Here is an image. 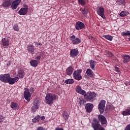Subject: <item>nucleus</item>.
Masks as SVG:
<instances>
[{
	"label": "nucleus",
	"mask_w": 130,
	"mask_h": 130,
	"mask_svg": "<svg viewBox=\"0 0 130 130\" xmlns=\"http://www.w3.org/2000/svg\"><path fill=\"white\" fill-rule=\"evenodd\" d=\"M81 73H82V70L81 69L75 71L73 73V77L75 80H77V81L82 80V75H81Z\"/></svg>",
	"instance_id": "5"
},
{
	"label": "nucleus",
	"mask_w": 130,
	"mask_h": 130,
	"mask_svg": "<svg viewBox=\"0 0 130 130\" xmlns=\"http://www.w3.org/2000/svg\"><path fill=\"white\" fill-rule=\"evenodd\" d=\"M2 43L3 46H9L10 45V40L8 38H4L2 39Z\"/></svg>",
	"instance_id": "21"
},
{
	"label": "nucleus",
	"mask_w": 130,
	"mask_h": 130,
	"mask_svg": "<svg viewBox=\"0 0 130 130\" xmlns=\"http://www.w3.org/2000/svg\"><path fill=\"white\" fill-rule=\"evenodd\" d=\"M41 58V56H37L36 57V59H38V60H40V59Z\"/></svg>",
	"instance_id": "47"
},
{
	"label": "nucleus",
	"mask_w": 130,
	"mask_h": 130,
	"mask_svg": "<svg viewBox=\"0 0 130 130\" xmlns=\"http://www.w3.org/2000/svg\"><path fill=\"white\" fill-rule=\"evenodd\" d=\"M104 38H106V39H107L108 40H109L110 41H112V39H113V37L109 35H105L104 36Z\"/></svg>",
	"instance_id": "33"
},
{
	"label": "nucleus",
	"mask_w": 130,
	"mask_h": 130,
	"mask_svg": "<svg viewBox=\"0 0 130 130\" xmlns=\"http://www.w3.org/2000/svg\"><path fill=\"white\" fill-rule=\"evenodd\" d=\"M20 3H21V0L14 1L11 5V8L12 10H16V9L18 8V6L20 5Z\"/></svg>",
	"instance_id": "14"
},
{
	"label": "nucleus",
	"mask_w": 130,
	"mask_h": 130,
	"mask_svg": "<svg viewBox=\"0 0 130 130\" xmlns=\"http://www.w3.org/2000/svg\"><path fill=\"white\" fill-rule=\"evenodd\" d=\"M17 107H18V104H17V103H13V102L11 103V108H12V109L16 110Z\"/></svg>",
	"instance_id": "31"
},
{
	"label": "nucleus",
	"mask_w": 130,
	"mask_h": 130,
	"mask_svg": "<svg viewBox=\"0 0 130 130\" xmlns=\"http://www.w3.org/2000/svg\"><path fill=\"white\" fill-rule=\"evenodd\" d=\"M88 39H90V40H94V41H96V39H95V38L93 37L92 36H89Z\"/></svg>",
	"instance_id": "41"
},
{
	"label": "nucleus",
	"mask_w": 130,
	"mask_h": 130,
	"mask_svg": "<svg viewBox=\"0 0 130 130\" xmlns=\"http://www.w3.org/2000/svg\"><path fill=\"white\" fill-rule=\"evenodd\" d=\"M122 36H129L128 38L129 41H130V32L129 31H127V32H123L122 33Z\"/></svg>",
	"instance_id": "35"
},
{
	"label": "nucleus",
	"mask_w": 130,
	"mask_h": 130,
	"mask_svg": "<svg viewBox=\"0 0 130 130\" xmlns=\"http://www.w3.org/2000/svg\"><path fill=\"white\" fill-rule=\"evenodd\" d=\"M41 117L39 115H38L36 117L32 119L33 122H37L40 120Z\"/></svg>",
	"instance_id": "34"
},
{
	"label": "nucleus",
	"mask_w": 130,
	"mask_h": 130,
	"mask_svg": "<svg viewBox=\"0 0 130 130\" xmlns=\"http://www.w3.org/2000/svg\"><path fill=\"white\" fill-rule=\"evenodd\" d=\"M98 118L99 121H100L101 124L105 125V126L107 125V120L106 119V117L102 115H99L98 116Z\"/></svg>",
	"instance_id": "7"
},
{
	"label": "nucleus",
	"mask_w": 130,
	"mask_h": 130,
	"mask_svg": "<svg viewBox=\"0 0 130 130\" xmlns=\"http://www.w3.org/2000/svg\"><path fill=\"white\" fill-rule=\"evenodd\" d=\"M24 97L28 102H30V98H31V93L29 92V90H25L24 92Z\"/></svg>",
	"instance_id": "15"
},
{
	"label": "nucleus",
	"mask_w": 130,
	"mask_h": 130,
	"mask_svg": "<svg viewBox=\"0 0 130 130\" xmlns=\"http://www.w3.org/2000/svg\"><path fill=\"white\" fill-rule=\"evenodd\" d=\"M118 2L120 3V4H124V3H125V0H118Z\"/></svg>",
	"instance_id": "44"
},
{
	"label": "nucleus",
	"mask_w": 130,
	"mask_h": 130,
	"mask_svg": "<svg viewBox=\"0 0 130 130\" xmlns=\"http://www.w3.org/2000/svg\"><path fill=\"white\" fill-rule=\"evenodd\" d=\"M76 92L79 94H81V95H85L86 94V91L82 90V88L80 86L76 87Z\"/></svg>",
	"instance_id": "19"
},
{
	"label": "nucleus",
	"mask_w": 130,
	"mask_h": 130,
	"mask_svg": "<svg viewBox=\"0 0 130 130\" xmlns=\"http://www.w3.org/2000/svg\"><path fill=\"white\" fill-rule=\"evenodd\" d=\"M30 64L31 67H33L34 68H36L37 66H38V61L36 60L32 59L30 61Z\"/></svg>",
	"instance_id": "25"
},
{
	"label": "nucleus",
	"mask_w": 130,
	"mask_h": 130,
	"mask_svg": "<svg viewBox=\"0 0 130 130\" xmlns=\"http://www.w3.org/2000/svg\"><path fill=\"white\" fill-rule=\"evenodd\" d=\"M64 83L66 84H68L69 85H71L72 84H73L74 83V79H67Z\"/></svg>",
	"instance_id": "30"
},
{
	"label": "nucleus",
	"mask_w": 130,
	"mask_h": 130,
	"mask_svg": "<svg viewBox=\"0 0 130 130\" xmlns=\"http://www.w3.org/2000/svg\"><path fill=\"white\" fill-rule=\"evenodd\" d=\"M43 53H44V52H42L41 53V54H43ZM40 55H41V54H40Z\"/></svg>",
	"instance_id": "53"
},
{
	"label": "nucleus",
	"mask_w": 130,
	"mask_h": 130,
	"mask_svg": "<svg viewBox=\"0 0 130 130\" xmlns=\"http://www.w3.org/2000/svg\"><path fill=\"white\" fill-rule=\"evenodd\" d=\"M96 64V61L93 60H90L89 61V66L90 68H91V70L95 71V66Z\"/></svg>",
	"instance_id": "23"
},
{
	"label": "nucleus",
	"mask_w": 130,
	"mask_h": 130,
	"mask_svg": "<svg viewBox=\"0 0 130 130\" xmlns=\"http://www.w3.org/2000/svg\"><path fill=\"white\" fill-rule=\"evenodd\" d=\"M33 90H34V88H33L32 87L30 88V91H33Z\"/></svg>",
	"instance_id": "52"
},
{
	"label": "nucleus",
	"mask_w": 130,
	"mask_h": 130,
	"mask_svg": "<svg viewBox=\"0 0 130 130\" xmlns=\"http://www.w3.org/2000/svg\"><path fill=\"white\" fill-rule=\"evenodd\" d=\"M96 94L95 92H88L87 94H84V97L87 101H90V102H93L95 100V98L96 97Z\"/></svg>",
	"instance_id": "2"
},
{
	"label": "nucleus",
	"mask_w": 130,
	"mask_h": 130,
	"mask_svg": "<svg viewBox=\"0 0 130 130\" xmlns=\"http://www.w3.org/2000/svg\"><path fill=\"white\" fill-rule=\"evenodd\" d=\"M86 74H87V76L88 77H90V78H93L94 76V73H93V71L90 69H87L86 71Z\"/></svg>",
	"instance_id": "24"
},
{
	"label": "nucleus",
	"mask_w": 130,
	"mask_h": 130,
	"mask_svg": "<svg viewBox=\"0 0 130 130\" xmlns=\"http://www.w3.org/2000/svg\"><path fill=\"white\" fill-rule=\"evenodd\" d=\"M54 100H56V95L51 93H49L46 94L45 100L46 104L52 105V104H53V101H54Z\"/></svg>",
	"instance_id": "1"
},
{
	"label": "nucleus",
	"mask_w": 130,
	"mask_h": 130,
	"mask_svg": "<svg viewBox=\"0 0 130 130\" xmlns=\"http://www.w3.org/2000/svg\"><path fill=\"white\" fill-rule=\"evenodd\" d=\"M115 71L117 74H120V71H119V69L118 68L115 67Z\"/></svg>",
	"instance_id": "43"
},
{
	"label": "nucleus",
	"mask_w": 130,
	"mask_h": 130,
	"mask_svg": "<svg viewBox=\"0 0 130 130\" xmlns=\"http://www.w3.org/2000/svg\"><path fill=\"white\" fill-rule=\"evenodd\" d=\"M123 62L124 63H126V62H128V61H129L130 60V57L129 55H124L123 56Z\"/></svg>",
	"instance_id": "27"
},
{
	"label": "nucleus",
	"mask_w": 130,
	"mask_h": 130,
	"mask_svg": "<svg viewBox=\"0 0 130 130\" xmlns=\"http://www.w3.org/2000/svg\"><path fill=\"white\" fill-rule=\"evenodd\" d=\"M106 104V101L104 100H102L100 102L98 108L100 111V113L102 114L104 112V109H105V104Z\"/></svg>",
	"instance_id": "4"
},
{
	"label": "nucleus",
	"mask_w": 130,
	"mask_h": 130,
	"mask_svg": "<svg viewBox=\"0 0 130 130\" xmlns=\"http://www.w3.org/2000/svg\"><path fill=\"white\" fill-rule=\"evenodd\" d=\"M98 130H105V128L104 127L101 126L100 128L98 129Z\"/></svg>",
	"instance_id": "49"
},
{
	"label": "nucleus",
	"mask_w": 130,
	"mask_h": 130,
	"mask_svg": "<svg viewBox=\"0 0 130 130\" xmlns=\"http://www.w3.org/2000/svg\"><path fill=\"white\" fill-rule=\"evenodd\" d=\"M24 76H25V73L23 70H19L17 74V76L19 77L20 79H23V78H24Z\"/></svg>",
	"instance_id": "26"
},
{
	"label": "nucleus",
	"mask_w": 130,
	"mask_h": 130,
	"mask_svg": "<svg viewBox=\"0 0 130 130\" xmlns=\"http://www.w3.org/2000/svg\"><path fill=\"white\" fill-rule=\"evenodd\" d=\"M73 72H74V69L71 66L66 69V74L68 76H71L73 74Z\"/></svg>",
	"instance_id": "22"
},
{
	"label": "nucleus",
	"mask_w": 130,
	"mask_h": 130,
	"mask_svg": "<svg viewBox=\"0 0 130 130\" xmlns=\"http://www.w3.org/2000/svg\"><path fill=\"white\" fill-rule=\"evenodd\" d=\"M96 12L98 15L102 17L103 19H105V15H104V9L101 7H98L96 8Z\"/></svg>",
	"instance_id": "8"
},
{
	"label": "nucleus",
	"mask_w": 130,
	"mask_h": 130,
	"mask_svg": "<svg viewBox=\"0 0 130 130\" xmlns=\"http://www.w3.org/2000/svg\"><path fill=\"white\" fill-rule=\"evenodd\" d=\"M39 108V101L38 100L36 99L34 101L33 105L31 107V111L32 112H36V110Z\"/></svg>",
	"instance_id": "9"
},
{
	"label": "nucleus",
	"mask_w": 130,
	"mask_h": 130,
	"mask_svg": "<svg viewBox=\"0 0 130 130\" xmlns=\"http://www.w3.org/2000/svg\"><path fill=\"white\" fill-rule=\"evenodd\" d=\"M62 116L63 117L64 119H66V120L69 119V114L66 111L62 112Z\"/></svg>",
	"instance_id": "29"
},
{
	"label": "nucleus",
	"mask_w": 130,
	"mask_h": 130,
	"mask_svg": "<svg viewBox=\"0 0 130 130\" xmlns=\"http://www.w3.org/2000/svg\"><path fill=\"white\" fill-rule=\"evenodd\" d=\"M119 16L120 17H125L126 16V12L124 11H122L120 14Z\"/></svg>",
	"instance_id": "38"
},
{
	"label": "nucleus",
	"mask_w": 130,
	"mask_h": 130,
	"mask_svg": "<svg viewBox=\"0 0 130 130\" xmlns=\"http://www.w3.org/2000/svg\"><path fill=\"white\" fill-rule=\"evenodd\" d=\"M78 103L80 104V105H84V104L86 103V101H85L84 99L80 98L78 100Z\"/></svg>",
	"instance_id": "28"
},
{
	"label": "nucleus",
	"mask_w": 130,
	"mask_h": 130,
	"mask_svg": "<svg viewBox=\"0 0 130 130\" xmlns=\"http://www.w3.org/2000/svg\"><path fill=\"white\" fill-rule=\"evenodd\" d=\"M10 76V74H5L3 75H0V81L3 83H8Z\"/></svg>",
	"instance_id": "6"
},
{
	"label": "nucleus",
	"mask_w": 130,
	"mask_h": 130,
	"mask_svg": "<svg viewBox=\"0 0 130 130\" xmlns=\"http://www.w3.org/2000/svg\"><path fill=\"white\" fill-rule=\"evenodd\" d=\"M18 81H19L18 77L11 78V76H10V78L8 79V81L7 83H9L10 85H14L15 83H17V82Z\"/></svg>",
	"instance_id": "13"
},
{
	"label": "nucleus",
	"mask_w": 130,
	"mask_h": 130,
	"mask_svg": "<svg viewBox=\"0 0 130 130\" xmlns=\"http://www.w3.org/2000/svg\"><path fill=\"white\" fill-rule=\"evenodd\" d=\"M124 84H125V85L126 86H128L130 85V82L125 81V82H124Z\"/></svg>",
	"instance_id": "45"
},
{
	"label": "nucleus",
	"mask_w": 130,
	"mask_h": 130,
	"mask_svg": "<svg viewBox=\"0 0 130 130\" xmlns=\"http://www.w3.org/2000/svg\"><path fill=\"white\" fill-rule=\"evenodd\" d=\"M91 126L93 127L94 130H98L101 127L100 122L98 121V120L96 118H93L92 122L91 123Z\"/></svg>",
	"instance_id": "3"
},
{
	"label": "nucleus",
	"mask_w": 130,
	"mask_h": 130,
	"mask_svg": "<svg viewBox=\"0 0 130 130\" xmlns=\"http://www.w3.org/2000/svg\"><path fill=\"white\" fill-rule=\"evenodd\" d=\"M107 56H109V57H112V56H113V54H112L111 52L108 51L107 53Z\"/></svg>",
	"instance_id": "40"
},
{
	"label": "nucleus",
	"mask_w": 130,
	"mask_h": 130,
	"mask_svg": "<svg viewBox=\"0 0 130 130\" xmlns=\"http://www.w3.org/2000/svg\"><path fill=\"white\" fill-rule=\"evenodd\" d=\"M78 3H79L81 6H85V5H86L85 0H78Z\"/></svg>",
	"instance_id": "37"
},
{
	"label": "nucleus",
	"mask_w": 130,
	"mask_h": 130,
	"mask_svg": "<svg viewBox=\"0 0 130 130\" xmlns=\"http://www.w3.org/2000/svg\"><path fill=\"white\" fill-rule=\"evenodd\" d=\"M13 29L15 31H19V26L17 24H16L13 26Z\"/></svg>",
	"instance_id": "39"
},
{
	"label": "nucleus",
	"mask_w": 130,
	"mask_h": 130,
	"mask_svg": "<svg viewBox=\"0 0 130 130\" xmlns=\"http://www.w3.org/2000/svg\"><path fill=\"white\" fill-rule=\"evenodd\" d=\"M28 13L27 8H21L18 11L19 15H21V16H24L26 15Z\"/></svg>",
	"instance_id": "18"
},
{
	"label": "nucleus",
	"mask_w": 130,
	"mask_h": 130,
	"mask_svg": "<svg viewBox=\"0 0 130 130\" xmlns=\"http://www.w3.org/2000/svg\"><path fill=\"white\" fill-rule=\"evenodd\" d=\"M93 108L94 105L91 103H87L85 105L86 111L88 113H90V112L93 110Z\"/></svg>",
	"instance_id": "12"
},
{
	"label": "nucleus",
	"mask_w": 130,
	"mask_h": 130,
	"mask_svg": "<svg viewBox=\"0 0 130 130\" xmlns=\"http://www.w3.org/2000/svg\"><path fill=\"white\" fill-rule=\"evenodd\" d=\"M4 120H5V117L0 116V122H4Z\"/></svg>",
	"instance_id": "42"
},
{
	"label": "nucleus",
	"mask_w": 130,
	"mask_h": 130,
	"mask_svg": "<svg viewBox=\"0 0 130 130\" xmlns=\"http://www.w3.org/2000/svg\"><path fill=\"white\" fill-rule=\"evenodd\" d=\"M79 54V51L76 49H72L70 51V57H76Z\"/></svg>",
	"instance_id": "16"
},
{
	"label": "nucleus",
	"mask_w": 130,
	"mask_h": 130,
	"mask_svg": "<svg viewBox=\"0 0 130 130\" xmlns=\"http://www.w3.org/2000/svg\"><path fill=\"white\" fill-rule=\"evenodd\" d=\"M82 13L83 15H84V14H88V13H89V10H88V9L87 8H83Z\"/></svg>",
	"instance_id": "36"
},
{
	"label": "nucleus",
	"mask_w": 130,
	"mask_h": 130,
	"mask_svg": "<svg viewBox=\"0 0 130 130\" xmlns=\"http://www.w3.org/2000/svg\"><path fill=\"white\" fill-rule=\"evenodd\" d=\"M37 130H45V128H43V127L40 126L37 128Z\"/></svg>",
	"instance_id": "46"
},
{
	"label": "nucleus",
	"mask_w": 130,
	"mask_h": 130,
	"mask_svg": "<svg viewBox=\"0 0 130 130\" xmlns=\"http://www.w3.org/2000/svg\"><path fill=\"white\" fill-rule=\"evenodd\" d=\"M85 27V24L81 21H78L76 23L75 28L76 30H82V29H84Z\"/></svg>",
	"instance_id": "11"
},
{
	"label": "nucleus",
	"mask_w": 130,
	"mask_h": 130,
	"mask_svg": "<svg viewBox=\"0 0 130 130\" xmlns=\"http://www.w3.org/2000/svg\"><path fill=\"white\" fill-rule=\"evenodd\" d=\"M23 7H24V8H23V9H27L28 10V6L26 5L25 4H24Z\"/></svg>",
	"instance_id": "48"
},
{
	"label": "nucleus",
	"mask_w": 130,
	"mask_h": 130,
	"mask_svg": "<svg viewBox=\"0 0 130 130\" xmlns=\"http://www.w3.org/2000/svg\"><path fill=\"white\" fill-rule=\"evenodd\" d=\"M27 50L31 53V54H34L35 53V48L33 45L29 44L27 47Z\"/></svg>",
	"instance_id": "17"
},
{
	"label": "nucleus",
	"mask_w": 130,
	"mask_h": 130,
	"mask_svg": "<svg viewBox=\"0 0 130 130\" xmlns=\"http://www.w3.org/2000/svg\"><path fill=\"white\" fill-rule=\"evenodd\" d=\"M122 114L124 116L130 115V109H126L122 112Z\"/></svg>",
	"instance_id": "32"
},
{
	"label": "nucleus",
	"mask_w": 130,
	"mask_h": 130,
	"mask_svg": "<svg viewBox=\"0 0 130 130\" xmlns=\"http://www.w3.org/2000/svg\"><path fill=\"white\" fill-rule=\"evenodd\" d=\"M12 5V1L11 0H7L3 3L2 6L4 8H9Z\"/></svg>",
	"instance_id": "20"
},
{
	"label": "nucleus",
	"mask_w": 130,
	"mask_h": 130,
	"mask_svg": "<svg viewBox=\"0 0 130 130\" xmlns=\"http://www.w3.org/2000/svg\"><path fill=\"white\" fill-rule=\"evenodd\" d=\"M40 118L42 120H44V119H45V117L44 116H43Z\"/></svg>",
	"instance_id": "50"
},
{
	"label": "nucleus",
	"mask_w": 130,
	"mask_h": 130,
	"mask_svg": "<svg viewBox=\"0 0 130 130\" xmlns=\"http://www.w3.org/2000/svg\"><path fill=\"white\" fill-rule=\"evenodd\" d=\"M75 38H76V36L75 35L72 36L70 37V40H71V41H72V43L74 45L79 44V43H81V40H80V39H79L78 38H77L76 39Z\"/></svg>",
	"instance_id": "10"
},
{
	"label": "nucleus",
	"mask_w": 130,
	"mask_h": 130,
	"mask_svg": "<svg viewBox=\"0 0 130 130\" xmlns=\"http://www.w3.org/2000/svg\"><path fill=\"white\" fill-rule=\"evenodd\" d=\"M37 45H40L41 46L42 45V44L40 43H38L37 44Z\"/></svg>",
	"instance_id": "51"
}]
</instances>
